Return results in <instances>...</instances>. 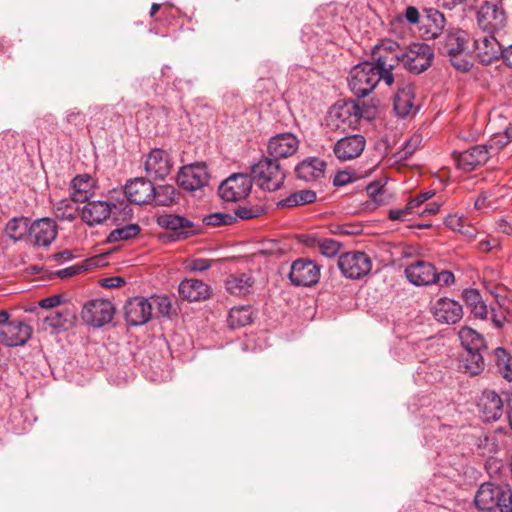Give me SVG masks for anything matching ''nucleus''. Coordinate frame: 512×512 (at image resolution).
Segmentation results:
<instances>
[{"label": "nucleus", "instance_id": "55", "mask_svg": "<svg viewBox=\"0 0 512 512\" xmlns=\"http://www.w3.org/2000/svg\"><path fill=\"white\" fill-rule=\"evenodd\" d=\"M454 282V274L450 271H442L440 273L436 272V279L434 283L439 284L440 286H449Z\"/></svg>", "mask_w": 512, "mask_h": 512}, {"label": "nucleus", "instance_id": "56", "mask_svg": "<svg viewBox=\"0 0 512 512\" xmlns=\"http://www.w3.org/2000/svg\"><path fill=\"white\" fill-rule=\"evenodd\" d=\"M420 142L421 137L419 135H414L409 141H407L406 145L403 148L404 157L412 155L417 149Z\"/></svg>", "mask_w": 512, "mask_h": 512}, {"label": "nucleus", "instance_id": "52", "mask_svg": "<svg viewBox=\"0 0 512 512\" xmlns=\"http://www.w3.org/2000/svg\"><path fill=\"white\" fill-rule=\"evenodd\" d=\"M435 195L434 191H427L418 194L414 199L410 200L408 203L412 206V209H418L421 205H423L427 200L431 199Z\"/></svg>", "mask_w": 512, "mask_h": 512}, {"label": "nucleus", "instance_id": "7", "mask_svg": "<svg viewBox=\"0 0 512 512\" xmlns=\"http://www.w3.org/2000/svg\"><path fill=\"white\" fill-rule=\"evenodd\" d=\"M433 56V50L428 44L416 42L403 48L401 64L411 73L420 74L431 66Z\"/></svg>", "mask_w": 512, "mask_h": 512}, {"label": "nucleus", "instance_id": "20", "mask_svg": "<svg viewBox=\"0 0 512 512\" xmlns=\"http://www.w3.org/2000/svg\"><path fill=\"white\" fill-rule=\"evenodd\" d=\"M85 205L80 211L82 221L90 227L103 223L112 213L114 203L103 200H91L84 202Z\"/></svg>", "mask_w": 512, "mask_h": 512}, {"label": "nucleus", "instance_id": "53", "mask_svg": "<svg viewBox=\"0 0 512 512\" xmlns=\"http://www.w3.org/2000/svg\"><path fill=\"white\" fill-rule=\"evenodd\" d=\"M367 194L369 197L376 202L377 204H380L382 200L379 198L383 193V187L379 183H371L367 186Z\"/></svg>", "mask_w": 512, "mask_h": 512}, {"label": "nucleus", "instance_id": "23", "mask_svg": "<svg viewBox=\"0 0 512 512\" xmlns=\"http://www.w3.org/2000/svg\"><path fill=\"white\" fill-rule=\"evenodd\" d=\"M405 275L416 286H428L435 282L436 269L429 262L417 260L405 268Z\"/></svg>", "mask_w": 512, "mask_h": 512}, {"label": "nucleus", "instance_id": "27", "mask_svg": "<svg viewBox=\"0 0 512 512\" xmlns=\"http://www.w3.org/2000/svg\"><path fill=\"white\" fill-rule=\"evenodd\" d=\"M478 407L481 417L486 422L498 420L503 413V401L500 396L491 390L483 392Z\"/></svg>", "mask_w": 512, "mask_h": 512}, {"label": "nucleus", "instance_id": "41", "mask_svg": "<svg viewBox=\"0 0 512 512\" xmlns=\"http://www.w3.org/2000/svg\"><path fill=\"white\" fill-rule=\"evenodd\" d=\"M316 200V193L312 190H300L290 194L279 202L282 207H296L313 203Z\"/></svg>", "mask_w": 512, "mask_h": 512}, {"label": "nucleus", "instance_id": "45", "mask_svg": "<svg viewBox=\"0 0 512 512\" xmlns=\"http://www.w3.org/2000/svg\"><path fill=\"white\" fill-rule=\"evenodd\" d=\"M152 303V310L157 309V313L161 316H168L172 308L170 299L167 296H154L149 299Z\"/></svg>", "mask_w": 512, "mask_h": 512}, {"label": "nucleus", "instance_id": "59", "mask_svg": "<svg viewBox=\"0 0 512 512\" xmlns=\"http://www.w3.org/2000/svg\"><path fill=\"white\" fill-rule=\"evenodd\" d=\"M66 120L70 124L83 125L84 115L80 111H68Z\"/></svg>", "mask_w": 512, "mask_h": 512}, {"label": "nucleus", "instance_id": "5", "mask_svg": "<svg viewBox=\"0 0 512 512\" xmlns=\"http://www.w3.org/2000/svg\"><path fill=\"white\" fill-rule=\"evenodd\" d=\"M362 117L363 110L355 101L337 102L329 110L328 123L335 129L346 131L356 128Z\"/></svg>", "mask_w": 512, "mask_h": 512}, {"label": "nucleus", "instance_id": "31", "mask_svg": "<svg viewBox=\"0 0 512 512\" xmlns=\"http://www.w3.org/2000/svg\"><path fill=\"white\" fill-rule=\"evenodd\" d=\"M414 107V90L411 85L400 87L394 97V110L400 117L407 116Z\"/></svg>", "mask_w": 512, "mask_h": 512}, {"label": "nucleus", "instance_id": "58", "mask_svg": "<svg viewBox=\"0 0 512 512\" xmlns=\"http://www.w3.org/2000/svg\"><path fill=\"white\" fill-rule=\"evenodd\" d=\"M101 286L105 288H117L125 284V280L122 277H108L104 278L100 282Z\"/></svg>", "mask_w": 512, "mask_h": 512}, {"label": "nucleus", "instance_id": "38", "mask_svg": "<svg viewBox=\"0 0 512 512\" xmlns=\"http://www.w3.org/2000/svg\"><path fill=\"white\" fill-rule=\"evenodd\" d=\"M252 322L250 306L233 307L228 315V324L231 328H239Z\"/></svg>", "mask_w": 512, "mask_h": 512}, {"label": "nucleus", "instance_id": "46", "mask_svg": "<svg viewBox=\"0 0 512 512\" xmlns=\"http://www.w3.org/2000/svg\"><path fill=\"white\" fill-rule=\"evenodd\" d=\"M234 216L227 213H213L204 218V223L209 226L229 225L233 222Z\"/></svg>", "mask_w": 512, "mask_h": 512}, {"label": "nucleus", "instance_id": "28", "mask_svg": "<svg viewBox=\"0 0 512 512\" xmlns=\"http://www.w3.org/2000/svg\"><path fill=\"white\" fill-rule=\"evenodd\" d=\"M253 284L254 280L249 273L230 274L224 281L226 291L236 296L249 294Z\"/></svg>", "mask_w": 512, "mask_h": 512}, {"label": "nucleus", "instance_id": "51", "mask_svg": "<svg viewBox=\"0 0 512 512\" xmlns=\"http://www.w3.org/2000/svg\"><path fill=\"white\" fill-rule=\"evenodd\" d=\"M463 217L458 215H448L444 221L445 225L453 231L462 232Z\"/></svg>", "mask_w": 512, "mask_h": 512}, {"label": "nucleus", "instance_id": "19", "mask_svg": "<svg viewBox=\"0 0 512 512\" xmlns=\"http://www.w3.org/2000/svg\"><path fill=\"white\" fill-rule=\"evenodd\" d=\"M32 327L22 321H9L0 329V342L8 347L25 345L32 335Z\"/></svg>", "mask_w": 512, "mask_h": 512}, {"label": "nucleus", "instance_id": "44", "mask_svg": "<svg viewBox=\"0 0 512 512\" xmlns=\"http://www.w3.org/2000/svg\"><path fill=\"white\" fill-rule=\"evenodd\" d=\"M265 213H266L265 206L260 205V204H256V205L247 204L244 206H239L235 211L236 216H238L239 218L244 219V220L257 218V217L264 215Z\"/></svg>", "mask_w": 512, "mask_h": 512}, {"label": "nucleus", "instance_id": "14", "mask_svg": "<svg viewBox=\"0 0 512 512\" xmlns=\"http://www.w3.org/2000/svg\"><path fill=\"white\" fill-rule=\"evenodd\" d=\"M473 50L478 59L489 65L501 58L503 47L494 34H482L473 39Z\"/></svg>", "mask_w": 512, "mask_h": 512}, {"label": "nucleus", "instance_id": "39", "mask_svg": "<svg viewBox=\"0 0 512 512\" xmlns=\"http://www.w3.org/2000/svg\"><path fill=\"white\" fill-rule=\"evenodd\" d=\"M178 192L172 185H159L155 187L152 201L158 206H170L177 202Z\"/></svg>", "mask_w": 512, "mask_h": 512}, {"label": "nucleus", "instance_id": "2", "mask_svg": "<svg viewBox=\"0 0 512 512\" xmlns=\"http://www.w3.org/2000/svg\"><path fill=\"white\" fill-rule=\"evenodd\" d=\"M475 504L480 510L512 512V491L506 486L486 482L480 486L475 496Z\"/></svg>", "mask_w": 512, "mask_h": 512}, {"label": "nucleus", "instance_id": "6", "mask_svg": "<svg viewBox=\"0 0 512 512\" xmlns=\"http://www.w3.org/2000/svg\"><path fill=\"white\" fill-rule=\"evenodd\" d=\"M478 26L487 33L501 31L507 23V15L502 0H489L481 4L477 11Z\"/></svg>", "mask_w": 512, "mask_h": 512}, {"label": "nucleus", "instance_id": "36", "mask_svg": "<svg viewBox=\"0 0 512 512\" xmlns=\"http://www.w3.org/2000/svg\"><path fill=\"white\" fill-rule=\"evenodd\" d=\"M485 367L482 351H466L462 356L461 368L470 375L480 374Z\"/></svg>", "mask_w": 512, "mask_h": 512}, {"label": "nucleus", "instance_id": "29", "mask_svg": "<svg viewBox=\"0 0 512 512\" xmlns=\"http://www.w3.org/2000/svg\"><path fill=\"white\" fill-rule=\"evenodd\" d=\"M93 188L94 180L90 175H78L71 181L70 195L74 200L84 203L92 197Z\"/></svg>", "mask_w": 512, "mask_h": 512}, {"label": "nucleus", "instance_id": "34", "mask_svg": "<svg viewBox=\"0 0 512 512\" xmlns=\"http://www.w3.org/2000/svg\"><path fill=\"white\" fill-rule=\"evenodd\" d=\"M30 221L26 217H14L5 226V234L14 241H20L29 236Z\"/></svg>", "mask_w": 512, "mask_h": 512}, {"label": "nucleus", "instance_id": "8", "mask_svg": "<svg viewBox=\"0 0 512 512\" xmlns=\"http://www.w3.org/2000/svg\"><path fill=\"white\" fill-rule=\"evenodd\" d=\"M338 267L346 278L356 280L370 273L372 261L364 252L351 251L339 256Z\"/></svg>", "mask_w": 512, "mask_h": 512}, {"label": "nucleus", "instance_id": "63", "mask_svg": "<svg viewBox=\"0 0 512 512\" xmlns=\"http://www.w3.org/2000/svg\"><path fill=\"white\" fill-rule=\"evenodd\" d=\"M496 226L499 232L510 235L512 234V225L505 219H500L496 222Z\"/></svg>", "mask_w": 512, "mask_h": 512}, {"label": "nucleus", "instance_id": "3", "mask_svg": "<svg viewBox=\"0 0 512 512\" xmlns=\"http://www.w3.org/2000/svg\"><path fill=\"white\" fill-rule=\"evenodd\" d=\"M383 80V73L373 62H361L352 67L348 77V85L357 97H365L370 94Z\"/></svg>", "mask_w": 512, "mask_h": 512}, {"label": "nucleus", "instance_id": "40", "mask_svg": "<svg viewBox=\"0 0 512 512\" xmlns=\"http://www.w3.org/2000/svg\"><path fill=\"white\" fill-rule=\"evenodd\" d=\"M158 224L165 229L177 231L194 227L193 222L179 215L166 214L158 218Z\"/></svg>", "mask_w": 512, "mask_h": 512}, {"label": "nucleus", "instance_id": "33", "mask_svg": "<svg viewBox=\"0 0 512 512\" xmlns=\"http://www.w3.org/2000/svg\"><path fill=\"white\" fill-rule=\"evenodd\" d=\"M463 299L470 309L471 313L480 319H485L488 315L487 305L476 289H466L463 291Z\"/></svg>", "mask_w": 512, "mask_h": 512}, {"label": "nucleus", "instance_id": "54", "mask_svg": "<svg viewBox=\"0 0 512 512\" xmlns=\"http://www.w3.org/2000/svg\"><path fill=\"white\" fill-rule=\"evenodd\" d=\"M63 301L61 295H52L39 301V306L44 309H51L59 306Z\"/></svg>", "mask_w": 512, "mask_h": 512}, {"label": "nucleus", "instance_id": "22", "mask_svg": "<svg viewBox=\"0 0 512 512\" xmlns=\"http://www.w3.org/2000/svg\"><path fill=\"white\" fill-rule=\"evenodd\" d=\"M155 186L145 178H135L125 185V195L129 202L143 205L152 202Z\"/></svg>", "mask_w": 512, "mask_h": 512}, {"label": "nucleus", "instance_id": "24", "mask_svg": "<svg viewBox=\"0 0 512 512\" xmlns=\"http://www.w3.org/2000/svg\"><path fill=\"white\" fill-rule=\"evenodd\" d=\"M145 171L152 179H163L171 170L168 154L162 149H153L145 161Z\"/></svg>", "mask_w": 512, "mask_h": 512}, {"label": "nucleus", "instance_id": "48", "mask_svg": "<svg viewBox=\"0 0 512 512\" xmlns=\"http://www.w3.org/2000/svg\"><path fill=\"white\" fill-rule=\"evenodd\" d=\"M318 248L324 256L333 257L340 250V243L333 239H324L318 241Z\"/></svg>", "mask_w": 512, "mask_h": 512}, {"label": "nucleus", "instance_id": "60", "mask_svg": "<svg viewBox=\"0 0 512 512\" xmlns=\"http://www.w3.org/2000/svg\"><path fill=\"white\" fill-rule=\"evenodd\" d=\"M405 18L411 24H417L419 22V12L417 8L409 6L405 11Z\"/></svg>", "mask_w": 512, "mask_h": 512}, {"label": "nucleus", "instance_id": "62", "mask_svg": "<svg viewBox=\"0 0 512 512\" xmlns=\"http://www.w3.org/2000/svg\"><path fill=\"white\" fill-rule=\"evenodd\" d=\"M429 17L434 21L437 27L443 28L445 23V18L442 13L437 10H430Z\"/></svg>", "mask_w": 512, "mask_h": 512}, {"label": "nucleus", "instance_id": "57", "mask_svg": "<svg viewBox=\"0 0 512 512\" xmlns=\"http://www.w3.org/2000/svg\"><path fill=\"white\" fill-rule=\"evenodd\" d=\"M500 243L497 239H484L479 241L478 250L484 253L490 252L491 250L499 247Z\"/></svg>", "mask_w": 512, "mask_h": 512}, {"label": "nucleus", "instance_id": "64", "mask_svg": "<svg viewBox=\"0 0 512 512\" xmlns=\"http://www.w3.org/2000/svg\"><path fill=\"white\" fill-rule=\"evenodd\" d=\"M501 59L507 67L512 68V44L503 48Z\"/></svg>", "mask_w": 512, "mask_h": 512}, {"label": "nucleus", "instance_id": "9", "mask_svg": "<svg viewBox=\"0 0 512 512\" xmlns=\"http://www.w3.org/2000/svg\"><path fill=\"white\" fill-rule=\"evenodd\" d=\"M468 41L469 34L464 30L457 29L445 36L440 47L441 52L450 57L452 65L458 70L466 71L469 69L468 61L457 59L467 49Z\"/></svg>", "mask_w": 512, "mask_h": 512}, {"label": "nucleus", "instance_id": "47", "mask_svg": "<svg viewBox=\"0 0 512 512\" xmlns=\"http://www.w3.org/2000/svg\"><path fill=\"white\" fill-rule=\"evenodd\" d=\"M212 262L204 258L189 259L185 262V269L191 272H204L211 267Z\"/></svg>", "mask_w": 512, "mask_h": 512}, {"label": "nucleus", "instance_id": "30", "mask_svg": "<svg viewBox=\"0 0 512 512\" xmlns=\"http://www.w3.org/2000/svg\"><path fill=\"white\" fill-rule=\"evenodd\" d=\"M325 163L318 158H309L302 161L295 168L298 178L305 181L319 179L324 173Z\"/></svg>", "mask_w": 512, "mask_h": 512}, {"label": "nucleus", "instance_id": "49", "mask_svg": "<svg viewBox=\"0 0 512 512\" xmlns=\"http://www.w3.org/2000/svg\"><path fill=\"white\" fill-rule=\"evenodd\" d=\"M411 214H416V211L412 209V206L409 203L402 209H390L388 216L392 221H406L409 220L408 216Z\"/></svg>", "mask_w": 512, "mask_h": 512}, {"label": "nucleus", "instance_id": "26", "mask_svg": "<svg viewBox=\"0 0 512 512\" xmlns=\"http://www.w3.org/2000/svg\"><path fill=\"white\" fill-rule=\"evenodd\" d=\"M178 293L183 300L197 302L208 299L211 288L202 280L185 278L179 284Z\"/></svg>", "mask_w": 512, "mask_h": 512}, {"label": "nucleus", "instance_id": "1", "mask_svg": "<svg viewBox=\"0 0 512 512\" xmlns=\"http://www.w3.org/2000/svg\"><path fill=\"white\" fill-rule=\"evenodd\" d=\"M403 48L395 41L384 39L372 50L375 66L383 73L384 82L391 86L394 82L392 70L401 64Z\"/></svg>", "mask_w": 512, "mask_h": 512}, {"label": "nucleus", "instance_id": "43", "mask_svg": "<svg viewBox=\"0 0 512 512\" xmlns=\"http://www.w3.org/2000/svg\"><path fill=\"white\" fill-rule=\"evenodd\" d=\"M70 312L67 308L50 312L45 317V323L52 329H64L70 320Z\"/></svg>", "mask_w": 512, "mask_h": 512}, {"label": "nucleus", "instance_id": "25", "mask_svg": "<svg viewBox=\"0 0 512 512\" xmlns=\"http://www.w3.org/2000/svg\"><path fill=\"white\" fill-rule=\"evenodd\" d=\"M433 315L438 322L455 324L463 316L462 306L449 298H440L433 306Z\"/></svg>", "mask_w": 512, "mask_h": 512}, {"label": "nucleus", "instance_id": "10", "mask_svg": "<svg viewBox=\"0 0 512 512\" xmlns=\"http://www.w3.org/2000/svg\"><path fill=\"white\" fill-rule=\"evenodd\" d=\"M288 277L294 286L311 287L319 281L320 267L308 258H299L292 262Z\"/></svg>", "mask_w": 512, "mask_h": 512}, {"label": "nucleus", "instance_id": "4", "mask_svg": "<svg viewBox=\"0 0 512 512\" xmlns=\"http://www.w3.org/2000/svg\"><path fill=\"white\" fill-rule=\"evenodd\" d=\"M251 179L263 190H278L285 179V173L275 158L262 157L251 166Z\"/></svg>", "mask_w": 512, "mask_h": 512}, {"label": "nucleus", "instance_id": "37", "mask_svg": "<svg viewBox=\"0 0 512 512\" xmlns=\"http://www.w3.org/2000/svg\"><path fill=\"white\" fill-rule=\"evenodd\" d=\"M140 232L141 228L138 224L118 226L108 234L106 242L112 244L120 241H128L136 238Z\"/></svg>", "mask_w": 512, "mask_h": 512}, {"label": "nucleus", "instance_id": "17", "mask_svg": "<svg viewBox=\"0 0 512 512\" xmlns=\"http://www.w3.org/2000/svg\"><path fill=\"white\" fill-rule=\"evenodd\" d=\"M366 139L360 134L345 136L333 146V152L339 161H350L358 158L364 151Z\"/></svg>", "mask_w": 512, "mask_h": 512}, {"label": "nucleus", "instance_id": "12", "mask_svg": "<svg viewBox=\"0 0 512 512\" xmlns=\"http://www.w3.org/2000/svg\"><path fill=\"white\" fill-rule=\"evenodd\" d=\"M113 315V304L105 299L91 300L83 306L81 311L83 321L93 327L104 326L112 320Z\"/></svg>", "mask_w": 512, "mask_h": 512}, {"label": "nucleus", "instance_id": "50", "mask_svg": "<svg viewBox=\"0 0 512 512\" xmlns=\"http://www.w3.org/2000/svg\"><path fill=\"white\" fill-rule=\"evenodd\" d=\"M491 198L490 192H483L478 196V198L475 200L474 206L476 209H489V208H495V203Z\"/></svg>", "mask_w": 512, "mask_h": 512}, {"label": "nucleus", "instance_id": "16", "mask_svg": "<svg viewBox=\"0 0 512 512\" xmlns=\"http://www.w3.org/2000/svg\"><path fill=\"white\" fill-rule=\"evenodd\" d=\"M299 145L300 141L293 133H280L269 139L267 152L276 160L289 158L298 151Z\"/></svg>", "mask_w": 512, "mask_h": 512}, {"label": "nucleus", "instance_id": "42", "mask_svg": "<svg viewBox=\"0 0 512 512\" xmlns=\"http://www.w3.org/2000/svg\"><path fill=\"white\" fill-rule=\"evenodd\" d=\"M496 365L499 373L508 381H512L511 357L503 348L495 350Z\"/></svg>", "mask_w": 512, "mask_h": 512}, {"label": "nucleus", "instance_id": "32", "mask_svg": "<svg viewBox=\"0 0 512 512\" xmlns=\"http://www.w3.org/2000/svg\"><path fill=\"white\" fill-rule=\"evenodd\" d=\"M77 203H80V201L74 200L71 195L69 198L58 200L53 205V213L55 217L59 220L73 221L81 211L77 206Z\"/></svg>", "mask_w": 512, "mask_h": 512}, {"label": "nucleus", "instance_id": "21", "mask_svg": "<svg viewBox=\"0 0 512 512\" xmlns=\"http://www.w3.org/2000/svg\"><path fill=\"white\" fill-rule=\"evenodd\" d=\"M453 157L459 169L470 172L485 164L490 158V152L486 146L476 145L463 152H454Z\"/></svg>", "mask_w": 512, "mask_h": 512}, {"label": "nucleus", "instance_id": "13", "mask_svg": "<svg viewBox=\"0 0 512 512\" xmlns=\"http://www.w3.org/2000/svg\"><path fill=\"white\" fill-rule=\"evenodd\" d=\"M209 174L205 164L195 163L182 167L177 175V183L187 191H196L208 184Z\"/></svg>", "mask_w": 512, "mask_h": 512}, {"label": "nucleus", "instance_id": "18", "mask_svg": "<svg viewBox=\"0 0 512 512\" xmlns=\"http://www.w3.org/2000/svg\"><path fill=\"white\" fill-rule=\"evenodd\" d=\"M124 315L131 326L146 324L152 317V303L144 297L131 298L125 304Z\"/></svg>", "mask_w": 512, "mask_h": 512}, {"label": "nucleus", "instance_id": "61", "mask_svg": "<svg viewBox=\"0 0 512 512\" xmlns=\"http://www.w3.org/2000/svg\"><path fill=\"white\" fill-rule=\"evenodd\" d=\"M440 209V204L437 202H431L425 205L423 210H417L416 214L425 215V214H436Z\"/></svg>", "mask_w": 512, "mask_h": 512}, {"label": "nucleus", "instance_id": "11", "mask_svg": "<svg viewBox=\"0 0 512 512\" xmlns=\"http://www.w3.org/2000/svg\"><path fill=\"white\" fill-rule=\"evenodd\" d=\"M252 179L244 173H236L224 180L218 189L219 196L227 202L244 199L251 191Z\"/></svg>", "mask_w": 512, "mask_h": 512}, {"label": "nucleus", "instance_id": "15", "mask_svg": "<svg viewBox=\"0 0 512 512\" xmlns=\"http://www.w3.org/2000/svg\"><path fill=\"white\" fill-rule=\"evenodd\" d=\"M57 236V225L51 218L45 217L30 223L28 240L34 246L48 247Z\"/></svg>", "mask_w": 512, "mask_h": 512}, {"label": "nucleus", "instance_id": "35", "mask_svg": "<svg viewBox=\"0 0 512 512\" xmlns=\"http://www.w3.org/2000/svg\"><path fill=\"white\" fill-rule=\"evenodd\" d=\"M459 338L465 351H483L486 346L483 337L469 327H462Z\"/></svg>", "mask_w": 512, "mask_h": 512}]
</instances>
